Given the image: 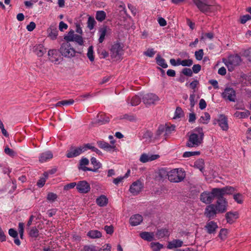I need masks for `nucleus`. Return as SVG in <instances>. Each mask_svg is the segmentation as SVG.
<instances>
[{"instance_id": "nucleus-59", "label": "nucleus", "mask_w": 251, "mask_h": 251, "mask_svg": "<svg viewBox=\"0 0 251 251\" xmlns=\"http://www.w3.org/2000/svg\"><path fill=\"white\" fill-rule=\"evenodd\" d=\"M204 53L202 49H200L195 52V56L197 60H201L203 56Z\"/></svg>"}, {"instance_id": "nucleus-60", "label": "nucleus", "mask_w": 251, "mask_h": 251, "mask_svg": "<svg viewBox=\"0 0 251 251\" xmlns=\"http://www.w3.org/2000/svg\"><path fill=\"white\" fill-rule=\"evenodd\" d=\"M73 42H75L80 46H82L84 44V40L82 36L77 34H75Z\"/></svg>"}, {"instance_id": "nucleus-47", "label": "nucleus", "mask_w": 251, "mask_h": 251, "mask_svg": "<svg viewBox=\"0 0 251 251\" xmlns=\"http://www.w3.org/2000/svg\"><path fill=\"white\" fill-rule=\"evenodd\" d=\"M98 146L101 149H103L106 151H108V147L109 144L107 142H105L103 140H99L97 142Z\"/></svg>"}, {"instance_id": "nucleus-61", "label": "nucleus", "mask_w": 251, "mask_h": 251, "mask_svg": "<svg viewBox=\"0 0 251 251\" xmlns=\"http://www.w3.org/2000/svg\"><path fill=\"white\" fill-rule=\"evenodd\" d=\"M77 186V182H73L71 183H69L67 184L64 186L63 190L64 191H68L71 189H73L75 188V187H76Z\"/></svg>"}, {"instance_id": "nucleus-42", "label": "nucleus", "mask_w": 251, "mask_h": 251, "mask_svg": "<svg viewBox=\"0 0 251 251\" xmlns=\"http://www.w3.org/2000/svg\"><path fill=\"white\" fill-rule=\"evenodd\" d=\"M156 61L157 64L162 67L163 68H167L168 65L165 61V60L162 58L159 54H158L156 57Z\"/></svg>"}, {"instance_id": "nucleus-41", "label": "nucleus", "mask_w": 251, "mask_h": 251, "mask_svg": "<svg viewBox=\"0 0 251 251\" xmlns=\"http://www.w3.org/2000/svg\"><path fill=\"white\" fill-rule=\"evenodd\" d=\"M199 193V188L196 189V187L194 186L193 187H191L190 189L189 198L195 200L198 195Z\"/></svg>"}, {"instance_id": "nucleus-18", "label": "nucleus", "mask_w": 251, "mask_h": 251, "mask_svg": "<svg viewBox=\"0 0 251 251\" xmlns=\"http://www.w3.org/2000/svg\"><path fill=\"white\" fill-rule=\"evenodd\" d=\"M159 157L160 155L158 154H147L146 153H143L140 155L139 160L141 162L145 163L156 160Z\"/></svg>"}, {"instance_id": "nucleus-40", "label": "nucleus", "mask_w": 251, "mask_h": 251, "mask_svg": "<svg viewBox=\"0 0 251 251\" xmlns=\"http://www.w3.org/2000/svg\"><path fill=\"white\" fill-rule=\"evenodd\" d=\"M204 116H201L200 119L198 120L200 124H207L210 120V115L207 112H204Z\"/></svg>"}, {"instance_id": "nucleus-6", "label": "nucleus", "mask_w": 251, "mask_h": 251, "mask_svg": "<svg viewBox=\"0 0 251 251\" xmlns=\"http://www.w3.org/2000/svg\"><path fill=\"white\" fill-rule=\"evenodd\" d=\"M87 151V143H84L82 146L76 147L72 145L67 150L66 156L68 158H72L77 157L80 154Z\"/></svg>"}, {"instance_id": "nucleus-22", "label": "nucleus", "mask_w": 251, "mask_h": 251, "mask_svg": "<svg viewBox=\"0 0 251 251\" xmlns=\"http://www.w3.org/2000/svg\"><path fill=\"white\" fill-rule=\"evenodd\" d=\"M219 126L223 131H226L229 128L227 117L224 114L219 115Z\"/></svg>"}, {"instance_id": "nucleus-52", "label": "nucleus", "mask_w": 251, "mask_h": 251, "mask_svg": "<svg viewBox=\"0 0 251 251\" xmlns=\"http://www.w3.org/2000/svg\"><path fill=\"white\" fill-rule=\"evenodd\" d=\"M233 198L234 201L239 204H242L243 202V195L240 193L233 194Z\"/></svg>"}, {"instance_id": "nucleus-30", "label": "nucleus", "mask_w": 251, "mask_h": 251, "mask_svg": "<svg viewBox=\"0 0 251 251\" xmlns=\"http://www.w3.org/2000/svg\"><path fill=\"white\" fill-rule=\"evenodd\" d=\"M87 237L90 239H98L102 237V233L96 229L90 230L87 233Z\"/></svg>"}, {"instance_id": "nucleus-43", "label": "nucleus", "mask_w": 251, "mask_h": 251, "mask_svg": "<svg viewBox=\"0 0 251 251\" xmlns=\"http://www.w3.org/2000/svg\"><path fill=\"white\" fill-rule=\"evenodd\" d=\"M165 126L162 124H160L158 127L156 131L155 137H154V140L158 139L160 136V135L165 131Z\"/></svg>"}, {"instance_id": "nucleus-1", "label": "nucleus", "mask_w": 251, "mask_h": 251, "mask_svg": "<svg viewBox=\"0 0 251 251\" xmlns=\"http://www.w3.org/2000/svg\"><path fill=\"white\" fill-rule=\"evenodd\" d=\"M216 199L215 203L207 205L205 208L204 215L209 220L215 218L217 214L225 213L227 209L228 201L226 198Z\"/></svg>"}, {"instance_id": "nucleus-10", "label": "nucleus", "mask_w": 251, "mask_h": 251, "mask_svg": "<svg viewBox=\"0 0 251 251\" xmlns=\"http://www.w3.org/2000/svg\"><path fill=\"white\" fill-rule=\"evenodd\" d=\"M214 189L217 198H225L224 196L232 195L234 192L237 191L235 187L228 185L222 188H214Z\"/></svg>"}, {"instance_id": "nucleus-26", "label": "nucleus", "mask_w": 251, "mask_h": 251, "mask_svg": "<svg viewBox=\"0 0 251 251\" xmlns=\"http://www.w3.org/2000/svg\"><path fill=\"white\" fill-rule=\"evenodd\" d=\"M39 226H34L26 229L27 234L30 238H34L36 240L39 236V231L38 229Z\"/></svg>"}, {"instance_id": "nucleus-25", "label": "nucleus", "mask_w": 251, "mask_h": 251, "mask_svg": "<svg viewBox=\"0 0 251 251\" xmlns=\"http://www.w3.org/2000/svg\"><path fill=\"white\" fill-rule=\"evenodd\" d=\"M8 234L13 238L14 242L16 245L20 246L21 245V242L18 236V232L15 228H9L8 229Z\"/></svg>"}, {"instance_id": "nucleus-54", "label": "nucleus", "mask_w": 251, "mask_h": 251, "mask_svg": "<svg viewBox=\"0 0 251 251\" xmlns=\"http://www.w3.org/2000/svg\"><path fill=\"white\" fill-rule=\"evenodd\" d=\"M75 34H74L73 30H71L69 32L67 35L64 36V39L66 41V42H73Z\"/></svg>"}, {"instance_id": "nucleus-27", "label": "nucleus", "mask_w": 251, "mask_h": 251, "mask_svg": "<svg viewBox=\"0 0 251 251\" xmlns=\"http://www.w3.org/2000/svg\"><path fill=\"white\" fill-rule=\"evenodd\" d=\"M53 158V154L51 151H47L41 153L39 157V161L40 163L47 162Z\"/></svg>"}, {"instance_id": "nucleus-7", "label": "nucleus", "mask_w": 251, "mask_h": 251, "mask_svg": "<svg viewBox=\"0 0 251 251\" xmlns=\"http://www.w3.org/2000/svg\"><path fill=\"white\" fill-rule=\"evenodd\" d=\"M192 0L199 10L203 13L207 14V13L213 12L215 11L214 5L212 4H208L205 1V0Z\"/></svg>"}, {"instance_id": "nucleus-39", "label": "nucleus", "mask_w": 251, "mask_h": 251, "mask_svg": "<svg viewBox=\"0 0 251 251\" xmlns=\"http://www.w3.org/2000/svg\"><path fill=\"white\" fill-rule=\"evenodd\" d=\"M150 246L152 251H160L165 247L163 244L160 243L159 242H152L151 243Z\"/></svg>"}, {"instance_id": "nucleus-11", "label": "nucleus", "mask_w": 251, "mask_h": 251, "mask_svg": "<svg viewBox=\"0 0 251 251\" xmlns=\"http://www.w3.org/2000/svg\"><path fill=\"white\" fill-rule=\"evenodd\" d=\"M144 188V183L140 179L133 181L130 185L129 191L133 195L137 196L140 194Z\"/></svg>"}, {"instance_id": "nucleus-64", "label": "nucleus", "mask_w": 251, "mask_h": 251, "mask_svg": "<svg viewBox=\"0 0 251 251\" xmlns=\"http://www.w3.org/2000/svg\"><path fill=\"white\" fill-rule=\"evenodd\" d=\"M153 138V133L150 130H146L143 133L142 138H149L151 139Z\"/></svg>"}, {"instance_id": "nucleus-62", "label": "nucleus", "mask_w": 251, "mask_h": 251, "mask_svg": "<svg viewBox=\"0 0 251 251\" xmlns=\"http://www.w3.org/2000/svg\"><path fill=\"white\" fill-rule=\"evenodd\" d=\"M97 247L93 245H84L81 251H96Z\"/></svg>"}, {"instance_id": "nucleus-36", "label": "nucleus", "mask_w": 251, "mask_h": 251, "mask_svg": "<svg viewBox=\"0 0 251 251\" xmlns=\"http://www.w3.org/2000/svg\"><path fill=\"white\" fill-rule=\"evenodd\" d=\"M229 233V230L226 228H222L219 232L217 238L220 239L221 241H225L227 238V235Z\"/></svg>"}, {"instance_id": "nucleus-44", "label": "nucleus", "mask_w": 251, "mask_h": 251, "mask_svg": "<svg viewBox=\"0 0 251 251\" xmlns=\"http://www.w3.org/2000/svg\"><path fill=\"white\" fill-rule=\"evenodd\" d=\"M184 112L182 109L179 107L177 106L175 112V115L173 117L174 119H177L183 117L184 116Z\"/></svg>"}, {"instance_id": "nucleus-29", "label": "nucleus", "mask_w": 251, "mask_h": 251, "mask_svg": "<svg viewBox=\"0 0 251 251\" xmlns=\"http://www.w3.org/2000/svg\"><path fill=\"white\" fill-rule=\"evenodd\" d=\"M33 51L39 57H41L46 52V49L43 44L36 45L33 48Z\"/></svg>"}, {"instance_id": "nucleus-55", "label": "nucleus", "mask_w": 251, "mask_h": 251, "mask_svg": "<svg viewBox=\"0 0 251 251\" xmlns=\"http://www.w3.org/2000/svg\"><path fill=\"white\" fill-rule=\"evenodd\" d=\"M87 55L90 61H94L93 47L92 46L88 48Z\"/></svg>"}, {"instance_id": "nucleus-56", "label": "nucleus", "mask_w": 251, "mask_h": 251, "mask_svg": "<svg viewBox=\"0 0 251 251\" xmlns=\"http://www.w3.org/2000/svg\"><path fill=\"white\" fill-rule=\"evenodd\" d=\"M190 106L193 108L197 102V100L200 98V95H190Z\"/></svg>"}, {"instance_id": "nucleus-63", "label": "nucleus", "mask_w": 251, "mask_h": 251, "mask_svg": "<svg viewBox=\"0 0 251 251\" xmlns=\"http://www.w3.org/2000/svg\"><path fill=\"white\" fill-rule=\"evenodd\" d=\"M196 119H197V115L194 111H192V112L189 113L188 121L189 123H195Z\"/></svg>"}, {"instance_id": "nucleus-8", "label": "nucleus", "mask_w": 251, "mask_h": 251, "mask_svg": "<svg viewBox=\"0 0 251 251\" xmlns=\"http://www.w3.org/2000/svg\"><path fill=\"white\" fill-rule=\"evenodd\" d=\"M123 46L118 42H114L110 49L111 58L119 59L123 54Z\"/></svg>"}, {"instance_id": "nucleus-49", "label": "nucleus", "mask_w": 251, "mask_h": 251, "mask_svg": "<svg viewBox=\"0 0 251 251\" xmlns=\"http://www.w3.org/2000/svg\"><path fill=\"white\" fill-rule=\"evenodd\" d=\"M90 150L91 151L95 152L98 155L102 156L103 154L95 147L92 146V143H87V150Z\"/></svg>"}, {"instance_id": "nucleus-35", "label": "nucleus", "mask_w": 251, "mask_h": 251, "mask_svg": "<svg viewBox=\"0 0 251 251\" xmlns=\"http://www.w3.org/2000/svg\"><path fill=\"white\" fill-rule=\"evenodd\" d=\"M75 102V100L73 99H70L68 100H63L58 101L56 103L52 104L53 107H58L61 106H66L73 104Z\"/></svg>"}, {"instance_id": "nucleus-9", "label": "nucleus", "mask_w": 251, "mask_h": 251, "mask_svg": "<svg viewBox=\"0 0 251 251\" xmlns=\"http://www.w3.org/2000/svg\"><path fill=\"white\" fill-rule=\"evenodd\" d=\"M216 195L214 188L211 191H204L200 195V200L203 203L209 205L212 204L214 199H216Z\"/></svg>"}, {"instance_id": "nucleus-17", "label": "nucleus", "mask_w": 251, "mask_h": 251, "mask_svg": "<svg viewBox=\"0 0 251 251\" xmlns=\"http://www.w3.org/2000/svg\"><path fill=\"white\" fill-rule=\"evenodd\" d=\"M49 59L55 64H59L62 59L58 51L55 49L50 50L48 51Z\"/></svg>"}, {"instance_id": "nucleus-28", "label": "nucleus", "mask_w": 251, "mask_h": 251, "mask_svg": "<svg viewBox=\"0 0 251 251\" xmlns=\"http://www.w3.org/2000/svg\"><path fill=\"white\" fill-rule=\"evenodd\" d=\"M96 202L99 206L103 207L108 203V199L106 196L101 194L97 197Z\"/></svg>"}, {"instance_id": "nucleus-14", "label": "nucleus", "mask_w": 251, "mask_h": 251, "mask_svg": "<svg viewBox=\"0 0 251 251\" xmlns=\"http://www.w3.org/2000/svg\"><path fill=\"white\" fill-rule=\"evenodd\" d=\"M219 226L216 222L214 221H210L206 222L204 226V230L209 234H215Z\"/></svg>"}, {"instance_id": "nucleus-38", "label": "nucleus", "mask_w": 251, "mask_h": 251, "mask_svg": "<svg viewBox=\"0 0 251 251\" xmlns=\"http://www.w3.org/2000/svg\"><path fill=\"white\" fill-rule=\"evenodd\" d=\"M193 167L195 168L199 169L201 172L203 173L204 169V160L202 158L197 159L195 162Z\"/></svg>"}, {"instance_id": "nucleus-33", "label": "nucleus", "mask_w": 251, "mask_h": 251, "mask_svg": "<svg viewBox=\"0 0 251 251\" xmlns=\"http://www.w3.org/2000/svg\"><path fill=\"white\" fill-rule=\"evenodd\" d=\"M236 85L233 83L228 84L226 86L224 92L222 94H235Z\"/></svg>"}, {"instance_id": "nucleus-31", "label": "nucleus", "mask_w": 251, "mask_h": 251, "mask_svg": "<svg viewBox=\"0 0 251 251\" xmlns=\"http://www.w3.org/2000/svg\"><path fill=\"white\" fill-rule=\"evenodd\" d=\"M127 102L131 106H136L141 101V98L139 95H134L131 98L128 97L126 100Z\"/></svg>"}, {"instance_id": "nucleus-37", "label": "nucleus", "mask_w": 251, "mask_h": 251, "mask_svg": "<svg viewBox=\"0 0 251 251\" xmlns=\"http://www.w3.org/2000/svg\"><path fill=\"white\" fill-rule=\"evenodd\" d=\"M107 33V27L103 26L102 27L100 28L99 29L98 34L99 36V38L98 39V41L99 43H102L104 40L105 37L106 36Z\"/></svg>"}, {"instance_id": "nucleus-58", "label": "nucleus", "mask_w": 251, "mask_h": 251, "mask_svg": "<svg viewBox=\"0 0 251 251\" xmlns=\"http://www.w3.org/2000/svg\"><path fill=\"white\" fill-rule=\"evenodd\" d=\"M103 229L105 231L107 234L112 235L114 233V228L113 225L107 226L106 225L104 226Z\"/></svg>"}, {"instance_id": "nucleus-21", "label": "nucleus", "mask_w": 251, "mask_h": 251, "mask_svg": "<svg viewBox=\"0 0 251 251\" xmlns=\"http://www.w3.org/2000/svg\"><path fill=\"white\" fill-rule=\"evenodd\" d=\"M225 217L227 223L231 225L235 222L233 219L237 220L239 218V213L237 211H230L226 213Z\"/></svg>"}, {"instance_id": "nucleus-13", "label": "nucleus", "mask_w": 251, "mask_h": 251, "mask_svg": "<svg viewBox=\"0 0 251 251\" xmlns=\"http://www.w3.org/2000/svg\"><path fill=\"white\" fill-rule=\"evenodd\" d=\"M170 169L167 167L158 168L154 173L155 179L163 181L166 178L168 179Z\"/></svg>"}, {"instance_id": "nucleus-4", "label": "nucleus", "mask_w": 251, "mask_h": 251, "mask_svg": "<svg viewBox=\"0 0 251 251\" xmlns=\"http://www.w3.org/2000/svg\"><path fill=\"white\" fill-rule=\"evenodd\" d=\"M242 61L240 56L238 54L230 55L227 58L223 59V62L227 67L229 72L233 71L235 67L240 64Z\"/></svg>"}, {"instance_id": "nucleus-3", "label": "nucleus", "mask_w": 251, "mask_h": 251, "mask_svg": "<svg viewBox=\"0 0 251 251\" xmlns=\"http://www.w3.org/2000/svg\"><path fill=\"white\" fill-rule=\"evenodd\" d=\"M186 178V172L182 168L170 169V175L168 176V180L174 183L182 182Z\"/></svg>"}, {"instance_id": "nucleus-32", "label": "nucleus", "mask_w": 251, "mask_h": 251, "mask_svg": "<svg viewBox=\"0 0 251 251\" xmlns=\"http://www.w3.org/2000/svg\"><path fill=\"white\" fill-rule=\"evenodd\" d=\"M156 237L158 239L161 238H164L165 236H169L170 232L168 228H160L157 229L155 233Z\"/></svg>"}, {"instance_id": "nucleus-15", "label": "nucleus", "mask_w": 251, "mask_h": 251, "mask_svg": "<svg viewBox=\"0 0 251 251\" xmlns=\"http://www.w3.org/2000/svg\"><path fill=\"white\" fill-rule=\"evenodd\" d=\"M142 96V99L143 102L147 107H149L152 104H155L156 101H158L160 99L158 95H140Z\"/></svg>"}, {"instance_id": "nucleus-48", "label": "nucleus", "mask_w": 251, "mask_h": 251, "mask_svg": "<svg viewBox=\"0 0 251 251\" xmlns=\"http://www.w3.org/2000/svg\"><path fill=\"white\" fill-rule=\"evenodd\" d=\"M201 154L200 151H185L183 153V158H188L193 156H199Z\"/></svg>"}, {"instance_id": "nucleus-51", "label": "nucleus", "mask_w": 251, "mask_h": 251, "mask_svg": "<svg viewBox=\"0 0 251 251\" xmlns=\"http://www.w3.org/2000/svg\"><path fill=\"white\" fill-rule=\"evenodd\" d=\"M57 197L58 196L56 194L53 192H48L46 199L50 202H53L57 200Z\"/></svg>"}, {"instance_id": "nucleus-53", "label": "nucleus", "mask_w": 251, "mask_h": 251, "mask_svg": "<svg viewBox=\"0 0 251 251\" xmlns=\"http://www.w3.org/2000/svg\"><path fill=\"white\" fill-rule=\"evenodd\" d=\"M237 95H221V97L226 101L235 102L237 100Z\"/></svg>"}, {"instance_id": "nucleus-46", "label": "nucleus", "mask_w": 251, "mask_h": 251, "mask_svg": "<svg viewBox=\"0 0 251 251\" xmlns=\"http://www.w3.org/2000/svg\"><path fill=\"white\" fill-rule=\"evenodd\" d=\"M106 13L103 10L98 11L96 14V19L99 22H102L106 18Z\"/></svg>"}, {"instance_id": "nucleus-24", "label": "nucleus", "mask_w": 251, "mask_h": 251, "mask_svg": "<svg viewBox=\"0 0 251 251\" xmlns=\"http://www.w3.org/2000/svg\"><path fill=\"white\" fill-rule=\"evenodd\" d=\"M143 218L139 214H136L132 215L129 220L130 225L132 226H135L141 224L143 222Z\"/></svg>"}, {"instance_id": "nucleus-34", "label": "nucleus", "mask_w": 251, "mask_h": 251, "mask_svg": "<svg viewBox=\"0 0 251 251\" xmlns=\"http://www.w3.org/2000/svg\"><path fill=\"white\" fill-rule=\"evenodd\" d=\"M58 32L57 29L53 26H50L47 30L48 37L52 40H55L57 38Z\"/></svg>"}, {"instance_id": "nucleus-12", "label": "nucleus", "mask_w": 251, "mask_h": 251, "mask_svg": "<svg viewBox=\"0 0 251 251\" xmlns=\"http://www.w3.org/2000/svg\"><path fill=\"white\" fill-rule=\"evenodd\" d=\"M76 190L80 194H88L91 190L90 184L85 180L79 181L77 182Z\"/></svg>"}, {"instance_id": "nucleus-5", "label": "nucleus", "mask_w": 251, "mask_h": 251, "mask_svg": "<svg viewBox=\"0 0 251 251\" xmlns=\"http://www.w3.org/2000/svg\"><path fill=\"white\" fill-rule=\"evenodd\" d=\"M59 51L63 56L68 58L75 57L76 53H80V52L75 50L69 42L63 43Z\"/></svg>"}, {"instance_id": "nucleus-23", "label": "nucleus", "mask_w": 251, "mask_h": 251, "mask_svg": "<svg viewBox=\"0 0 251 251\" xmlns=\"http://www.w3.org/2000/svg\"><path fill=\"white\" fill-rule=\"evenodd\" d=\"M89 163L90 161L87 158L84 156L82 157L79 160L77 164V168L78 170L82 171L84 172H87V170L89 168L87 166L89 165Z\"/></svg>"}, {"instance_id": "nucleus-45", "label": "nucleus", "mask_w": 251, "mask_h": 251, "mask_svg": "<svg viewBox=\"0 0 251 251\" xmlns=\"http://www.w3.org/2000/svg\"><path fill=\"white\" fill-rule=\"evenodd\" d=\"M4 152L6 155L12 158L17 155V153L13 149H10L8 145L4 147Z\"/></svg>"}, {"instance_id": "nucleus-57", "label": "nucleus", "mask_w": 251, "mask_h": 251, "mask_svg": "<svg viewBox=\"0 0 251 251\" xmlns=\"http://www.w3.org/2000/svg\"><path fill=\"white\" fill-rule=\"evenodd\" d=\"M96 21L93 17H89L87 21V26L90 30L94 28Z\"/></svg>"}, {"instance_id": "nucleus-19", "label": "nucleus", "mask_w": 251, "mask_h": 251, "mask_svg": "<svg viewBox=\"0 0 251 251\" xmlns=\"http://www.w3.org/2000/svg\"><path fill=\"white\" fill-rule=\"evenodd\" d=\"M97 119L92 121L91 123L92 125H96L97 124L100 125L105 124L109 122V118L107 117L105 113H99L97 116Z\"/></svg>"}, {"instance_id": "nucleus-50", "label": "nucleus", "mask_w": 251, "mask_h": 251, "mask_svg": "<svg viewBox=\"0 0 251 251\" xmlns=\"http://www.w3.org/2000/svg\"><path fill=\"white\" fill-rule=\"evenodd\" d=\"M165 131L167 132L170 134H171L173 132L176 131V126L174 124H171L170 126L168 123H165Z\"/></svg>"}, {"instance_id": "nucleus-2", "label": "nucleus", "mask_w": 251, "mask_h": 251, "mask_svg": "<svg viewBox=\"0 0 251 251\" xmlns=\"http://www.w3.org/2000/svg\"><path fill=\"white\" fill-rule=\"evenodd\" d=\"M188 140L186 147L188 148L197 147L203 143L204 133L202 126H198L187 134Z\"/></svg>"}, {"instance_id": "nucleus-16", "label": "nucleus", "mask_w": 251, "mask_h": 251, "mask_svg": "<svg viewBox=\"0 0 251 251\" xmlns=\"http://www.w3.org/2000/svg\"><path fill=\"white\" fill-rule=\"evenodd\" d=\"M184 246L183 241L179 239H174L172 241H168L166 248L169 250H179V248Z\"/></svg>"}, {"instance_id": "nucleus-20", "label": "nucleus", "mask_w": 251, "mask_h": 251, "mask_svg": "<svg viewBox=\"0 0 251 251\" xmlns=\"http://www.w3.org/2000/svg\"><path fill=\"white\" fill-rule=\"evenodd\" d=\"M139 236L149 242L156 240L154 232L152 231H141L139 234Z\"/></svg>"}]
</instances>
